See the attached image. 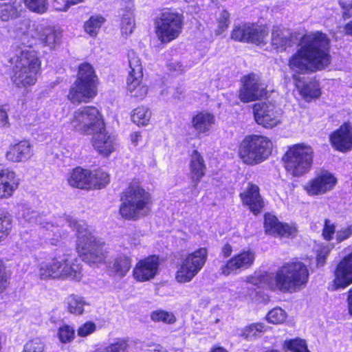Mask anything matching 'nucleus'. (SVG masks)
Masks as SVG:
<instances>
[{
	"mask_svg": "<svg viewBox=\"0 0 352 352\" xmlns=\"http://www.w3.org/2000/svg\"><path fill=\"white\" fill-rule=\"evenodd\" d=\"M12 228L10 215L4 211H0V241L6 239Z\"/></svg>",
	"mask_w": 352,
	"mask_h": 352,
	"instance_id": "43",
	"label": "nucleus"
},
{
	"mask_svg": "<svg viewBox=\"0 0 352 352\" xmlns=\"http://www.w3.org/2000/svg\"><path fill=\"white\" fill-rule=\"evenodd\" d=\"M251 24L242 23L234 25L232 32L231 38L236 41L248 43Z\"/></svg>",
	"mask_w": 352,
	"mask_h": 352,
	"instance_id": "40",
	"label": "nucleus"
},
{
	"mask_svg": "<svg viewBox=\"0 0 352 352\" xmlns=\"http://www.w3.org/2000/svg\"><path fill=\"white\" fill-rule=\"evenodd\" d=\"M330 39L322 32L307 33L299 41L298 48L289 60V67L300 74L321 70L331 63Z\"/></svg>",
	"mask_w": 352,
	"mask_h": 352,
	"instance_id": "1",
	"label": "nucleus"
},
{
	"mask_svg": "<svg viewBox=\"0 0 352 352\" xmlns=\"http://www.w3.org/2000/svg\"><path fill=\"white\" fill-rule=\"evenodd\" d=\"M96 326L92 322H87L79 327L78 335L81 337H85L96 331Z\"/></svg>",
	"mask_w": 352,
	"mask_h": 352,
	"instance_id": "54",
	"label": "nucleus"
},
{
	"mask_svg": "<svg viewBox=\"0 0 352 352\" xmlns=\"http://www.w3.org/2000/svg\"><path fill=\"white\" fill-rule=\"evenodd\" d=\"M64 220L69 227L76 231L77 246L82 250L83 260L91 265L102 263L106 258V251L102 244L87 230L85 222L72 217H65Z\"/></svg>",
	"mask_w": 352,
	"mask_h": 352,
	"instance_id": "6",
	"label": "nucleus"
},
{
	"mask_svg": "<svg viewBox=\"0 0 352 352\" xmlns=\"http://www.w3.org/2000/svg\"><path fill=\"white\" fill-rule=\"evenodd\" d=\"M126 89L132 97L143 99L148 93V87L142 82V77L129 74Z\"/></svg>",
	"mask_w": 352,
	"mask_h": 352,
	"instance_id": "29",
	"label": "nucleus"
},
{
	"mask_svg": "<svg viewBox=\"0 0 352 352\" xmlns=\"http://www.w3.org/2000/svg\"><path fill=\"white\" fill-rule=\"evenodd\" d=\"M22 10L20 1H14L12 3L0 4V19L2 21H8L18 18Z\"/></svg>",
	"mask_w": 352,
	"mask_h": 352,
	"instance_id": "32",
	"label": "nucleus"
},
{
	"mask_svg": "<svg viewBox=\"0 0 352 352\" xmlns=\"http://www.w3.org/2000/svg\"><path fill=\"white\" fill-rule=\"evenodd\" d=\"M74 329L68 325H64L58 329V337L62 342H70L74 338Z\"/></svg>",
	"mask_w": 352,
	"mask_h": 352,
	"instance_id": "50",
	"label": "nucleus"
},
{
	"mask_svg": "<svg viewBox=\"0 0 352 352\" xmlns=\"http://www.w3.org/2000/svg\"><path fill=\"white\" fill-rule=\"evenodd\" d=\"M342 32L347 36H352V21L346 23L342 28Z\"/></svg>",
	"mask_w": 352,
	"mask_h": 352,
	"instance_id": "62",
	"label": "nucleus"
},
{
	"mask_svg": "<svg viewBox=\"0 0 352 352\" xmlns=\"http://www.w3.org/2000/svg\"><path fill=\"white\" fill-rule=\"evenodd\" d=\"M271 43L278 51H285L292 45V33L287 29L274 26L272 30Z\"/></svg>",
	"mask_w": 352,
	"mask_h": 352,
	"instance_id": "26",
	"label": "nucleus"
},
{
	"mask_svg": "<svg viewBox=\"0 0 352 352\" xmlns=\"http://www.w3.org/2000/svg\"><path fill=\"white\" fill-rule=\"evenodd\" d=\"M255 252L250 249L243 250L234 255L221 267V274L224 276L237 274L249 269L255 261Z\"/></svg>",
	"mask_w": 352,
	"mask_h": 352,
	"instance_id": "14",
	"label": "nucleus"
},
{
	"mask_svg": "<svg viewBox=\"0 0 352 352\" xmlns=\"http://www.w3.org/2000/svg\"><path fill=\"white\" fill-rule=\"evenodd\" d=\"M339 4L344 10L342 17L344 19H349L352 16V2L347 3L344 1H340Z\"/></svg>",
	"mask_w": 352,
	"mask_h": 352,
	"instance_id": "57",
	"label": "nucleus"
},
{
	"mask_svg": "<svg viewBox=\"0 0 352 352\" xmlns=\"http://www.w3.org/2000/svg\"><path fill=\"white\" fill-rule=\"evenodd\" d=\"M8 125V117L6 110L3 107H0V126L6 127Z\"/></svg>",
	"mask_w": 352,
	"mask_h": 352,
	"instance_id": "58",
	"label": "nucleus"
},
{
	"mask_svg": "<svg viewBox=\"0 0 352 352\" xmlns=\"http://www.w3.org/2000/svg\"><path fill=\"white\" fill-rule=\"evenodd\" d=\"M151 118L150 109L140 106L135 109L131 113L132 121L138 126H146Z\"/></svg>",
	"mask_w": 352,
	"mask_h": 352,
	"instance_id": "37",
	"label": "nucleus"
},
{
	"mask_svg": "<svg viewBox=\"0 0 352 352\" xmlns=\"http://www.w3.org/2000/svg\"><path fill=\"white\" fill-rule=\"evenodd\" d=\"M120 208L121 216L136 220L148 214L152 204L151 193L139 182H133L125 189Z\"/></svg>",
	"mask_w": 352,
	"mask_h": 352,
	"instance_id": "4",
	"label": "nucleus"
},
{
	"mask_svg": "<svg viewBox=\"0 0 352 352\" xmlns=\"http://www.w3.org/2000/svg\"><path fill=\"white\" fill-rule=\"evenodd\" d=\"M300 94L304 98H314L319 97L321 92L316 82L309 81L302 87Z\"/></svg>",
	"mask_w": 352,
	"mask_h": 352,
	"instance_id": "45",
	"label": "nucleus"
},
{
	"mask_svg": "<svg viewBox=\"0 0 352 352\" xmlns=\"http://www.w3.org/2000/svg\"><path fill=\"white\" fill-rule=\"evenodd\" d=\"M9 61L12 65L11 80L16 87H27L36 83L41 62L34 52L17 49Z\"/></svg>",
	"mask_w": 352,
	"mask_h": 352,
	"instance_id": "3",
	"label": "nucleus"
},
{
	"mask_svg": "<svg viewBox=\"0 0 352 352\" xmlns=\"http://www.w3.org/2000/svg\"><path fill=\"white\" fill-rule=\"evenodd\" d=\"M32 155V146L28 140L11 145L6 155L7 160L13 162H26Z\"/></svg>",
	"mask_w": 352,
	"mask_h": 352,
	"instance_id": "24",
	"label": "nucleus"
},
{
	"mask_svg": "<svg viewBox=\"0 0 352 352\" xmlns=\"http://www.w3.org/2000/svg\"><path fill=\"white\" fill-rule=\"evenodd\" d=\"M121 32L123 35L131 34L135 28V20L133 14V6L128 3L124 9L122 10Z\"/></svg>",
	"mask_w": 352,
	"mask_h": 352,
	"instance_id": "34",
	"label": "nucleus"
},
{
	"mask_svg": "<svg viewBox=\"0 0 352 352\" xmlns=\"http://www.w3.org/2000/svg\"><path fill=\"white\" fill-rule=\"evenodd\" d=\"M286 319V313L280 308H274L268 312L267 320L272 324H280Z\"/></svg>",
	"mask_w": 352,
	"mask_h": 352,
	"instance_id": "47",
	"label": "nucleus"
},
{
	"mask_svg": "<svg viewBox=\"0 0 352 352\" xmlns=\"http://www.w3.org/2000/svg\"><path fill=\"white\" fill-rule=\"evenodd\" d=\"M142 135L139 132H134L131 134V140L134 145H137Z\"/></svg>",
	"mask_w": 352,
	"mask_h": 352,
	"instance_id": "63",
	"label": "nucleus"
},
{
	"mask_svg": "<svg viewBox=\"0 0 352 352\" xmlns=\"http://www.w3.org/2000/svg\"><path fill=\"white\" fill-rule=\"evenodd\" d=\"M283 350L285 352H309L306 341L299 338L285 340L283 344Z\"/></svg>",
	"mask_w": 352,
	"mask_h": 352,
	"instance_id": "38",
	"label": "nucleus"
},
{
	"mask_svg": "<svg viewBox=\"0 0 352 352\" xmlns=\"http://www.w3.org/2000/svg\"><path fill=\"white\" fill-rule=\"evenodd\" d=\"M232 252V247L229 243H226L221 248V254L223 258L229 257Z\"/></svg>",
	"mask_w": 352,
	"mask_h": 352,
	"instance_id": "59",
	"label": "nucleus"
},
{
	"mask_svg": "<svg viewBox=\"0 0 352 352\" xmlns=\"http://www.w3.org/2000/svg\"><path fill=\"white\" fill-rule=\"evenodd\" d=\"M264 228L267 234L273 236H290L296 232L295 227L280 223L274 215H265Z\"/></svg>",
	"mask_w": 352,
	"mask_h": 352,
	"instance_id": "23",
	"label": "nucleus"
},
{
	"mask_svg": "<svg viewBox=\"0 0 352 352\" xmlns=\"http://www.w3.org/2000/svg\"><path fill=\"white\" fill-rule=\"evenodd\" d=\"M307 266L300 261L287 262L275 273L259 276V284L272 291L296 292L304 288L309 280Z\"/></svg>",
	"mask_w": 352,
	"mask_h": 352,
	"instance_id": "2",
	"label": "nucleus"
},
{
	"mask_svg": "<svg viewBox=\"0 0 352 352\" xmlns=\"http://www.w3.org/2000/svg\"><path fill=\"white\" fill-rule=\"evenodd\" d=\"M96 76L93 67L89 63L79 66L78 78L72 86L68 99L74 104L87 102L96 95Z\"/></svg>",
	"mask_w": 352,
	"mask_h": 352,
	"instance_id": "9",
	"label": "nucleus"
},
{
	"mask_svg": "<svg viewBox=\"0 0 352 352\" xmlns=\"http://www.w3.org/2000/svg\"><path fill=\"white\" fill-rule=\"evenodd\" d=\"M267 327L263 323H253L245 327L243 331L242 336L247 340H253L259 335L265 331Z\"/></svg>",
	"mask_w": 352,
	"mask_h": 352,
	"instance_id": "41",
	"label": "nucleus"
},
{
	"mask_svg": "<svg viewBox=\"0 0 352 352\" xmlns=\"http://www.w3.org/2000/svg\"><path fill=\"white\" fill-rule=\"evenodd\" d=\"M208 250L201 248L183 258L178 267L175 279L179 283H188L199 273L205 265Z\"/></svg>",
	"mask_w": 352,
	"mask_h": 352,
	"instance_id": "12",
	"label": "nucleus"
},
{
	"mask_svg": "<svg viewBox=\"0 0 352 352\" xmlns=\"http://www.w3.org/2000/svg\"><path fill=\"white\" fill-rule=\"evenodd\" d=\"M160 265L158 256H150L138 261L133 269L134 278L144 282L153 278L157 274Z\"/></svg>",
	"mask_w": 352,
	"mask_h": 352,
	"instance_id": "18",
	"label": "nucleus"
},
{
	"mask_svg": "<svg viewBox=\"0 0 352 352\" xmlns=\"http://www.w3.org/2000/svg\"><path fill=\"white\" fill-rule=\"evenodd\" d=\"M61 36V32L58 29L49 27L43 30L40 40L45 46L53 50L59 45Z\"/></svg>",
	"mask_w": 352,
	"mask_h": 352,
	"instance_id": "33",
	"label": "nucleus"
},
{
	"mask_svg": "<svg viewBox=\"0 0 352 352\" xmlns=\"http://www.w3.org/2000/svg\"><path fill=\"white\" fill-rule=\"evenodd\" d=\"M243 85L239 90V98L243 102L259 100L266 95V89L259 78L255 74H249L242 78Z\"/></svg>",
	"mask_w": 352,
	"mask_h": 352,
	"instance_id": "15",
	"label": "nucleus"
},
{
	"mask_svg": "<svg viewBox=\"0 0 352 352\" xmlns=\"http://www.w3.org/2000/svg\"><path fill=\"white\" fill-rule=\"evenodd\" d=\"M313 158L314 149L310 146L298 144L287 150L283 160L287 171L299 177L310 170Z\"/></svg>",
	"mask_w": 352,
	"mask_h": 352,
	"instance_id": "10",
	"label": "nucleus"
},
{
	"mask_svg": "<svg viewBox=\"0 0 352 352\" xmlns=\"http://www.w3.org/2000/svg\"><path fill=\"white\" fill-rule=\"evenodd\" d=\"M67 310L75 315H81L84 312V307L88 304L84 298L76 294H71L66 298Z\"/></svg>",
	"mask_w": 352,
	"mask_h": 352,
	"instance_id": "35",
	"label": "nucleus"
},
{
	"mask_svg": "<svg viewBox=\"0 0 352 352\" xmlns=\"http://www.w3.org/2000/svg\"><path fill=\"white\" fill-rule=\"evenodd\" d=\"M268 35V29L265 26L251 24L248 43L259 45L265 43Z\"/></svg>",
	"mask_w": 352,
	"mask_h": 352,
	"instance_id": "36",
	"label": "nucleus"
},
{
	"mask_svg": "<svg viewBox=\"0 0 352 352\" xmlns=\"http://www.w3.org/2000/svg\"><path fill=\"white\" fill-rule=\"evenodd\" d=\"M36 273L41 280L70 278L80 280L82 278L81 266L69 254L49 258L39 263Z\"/></svg>",
	"mask_w": 352,
	"mask_h": 352,
	"instance_id": "5",
	"label": "nucleus"
},
{
	"mask_svg": "<svg viewBox=\"0 0 352 352\" xmlns=\"http://www.w3.org/2000/svg\"><path fill=\"white\" fill-rule=\"evenodd\" d=\"M92 134L93 146L100 154L107 157L114 151L116 140L113 136L106 133L104 125L102 130H98Z\"/></svg>",
	"mask_w": 352,
	"mask_h": 352,
	"instance_id": "21",
	"label": "nucleus"
},
{
	"mask_svg": "<svg viewBox=\"0 0 352 352\" xmlns=\"http://www.w3.org/2000/svg\"><path fill=\"white\" fill-rule=\"evenodd\" d=\"M19 184V179L13 170L0 166V198L11 197L18 188Z\"/></svg>",
	"mask_w": 352,
	"mask_h": 352,
	"instance_id": "22",
	"label": "nucleus"
},
{
	"mask_svg": "<svg viewBox=\"0 0 352 352\" xmlns=\"http://www.w3.org/2000/svg\"><path fill=\"white\" fill-rule=\"evenodd\" d=\"M70 186L78 188H90L91 171L77 167L67 178Z\"/></svg>",
	"mask_w": 352,
	"mask_h": 352,
	"instance_id": "28",
	"label": "nucleus"
},
{
	"mask_svg": "<svg viewBox=\"0 0 352 352\" xmlns=\"http://www.w3.org/2000/svg\"><path fill=\"white\" fill-rule=\"evenodd\" d=\"M18 219L19 222L24 226L30 224H42V217L38 212L32 210L25 204H20L17 205Z\"/></svg>",
	"mask_w": 352,
	"mask_h": 352,
	"instance_id": "30",
	"label": "nucleus"
},
{
	"mask_svg": "<svg viewBox=\"0 0 352 352\" xmlns=\"http://www.w3.org/2000/svg\"><path fill=\"white\" fill-rule=\"evenodd\" d=\"M129 63L130 67L129 74L138 75V77H142V67L141 60L134 51H130L128 53Z\"/></svg>",
	"mask_w": 352,
	"mask_h": 352,
	"instance_id": "44",
	"label": "nucleus"
},
{
	"mask_svg": "<svg viewBox=\"0 0 352 352\" xmlns=\"http://www.w3.org/2000/svg\"><path fill=\"white\" fill-rule=\"evenodd\" d=\"M105 19L100 15L92 16L84 24L85 31L92 37H96Z\"/></svg>",
	"mask_w": 352,
	"mask_h": 352,
	"instance_id": "39",
	"label": "nucleus"
},
{
	"mask_svg": "<svg viewBox=\"0 0 352 352\" xmlns=\"http://www.w3.org/2000/svg\"><path fill=\"white\" fill-rule=\"evenodd\" d=\"M253 113L256 122L267 129H273L282 122L281 111L271 103L254 104Z\"/></svg>",
	"mask_w": 352,
	"mask_h": 352,
	"instance_id": "13",
	"label": "nucleus"
},
{
	"mask_svg": "<svg viewBox=\"0 0 352 352\" xmlns=\"http://www.w3.org/2000/svg\"><path fill=\"white\" fill-rule=\"evenodd\" d=\"M230 24V13L226 10H223L218 18L217 33L221 34L224 32Z\"/></svg>",
	"mask_w": 352,
	"mask_h": 352,
	"instance_id": "52",
	"label": "nucleus"
},
{
	"mask_svg": "<svg viewBox=\"0 0 352 352\" xmlns=\"http://www.w3.org/2000/svg\"><path fill=\"white\" fill-rule=\"evenodd\" d=\"M239 196L242 203L248 206L254 214L259 213L264 206L263 199L259 193V188L256 184L249 182Z\"/></svg>",
	"mask_w": 352,
	"mask_h": 352,
	"instance_id": "20",
	"label": "nucleus"
},
{
	"mask_svg": "<svg viewBox=\"0 0 352 352\" xmlns=\"http://www.w3.org/2000/svg\"><path fill=\"white\" fill-rule=\"evenodd\" d=\"M69 124L75 131L85 135L92 134L104 129V122L99 111L92 106L81 107L75 111L69 118Z\"/></svg>",
	"mask_w": 352,
	"mask_h": 352,
	"instance_id": "11",
	"label": "nucleus"
},
{
	"mask_svg": "<svg viewBox=\"0 0 352 352\" xmlns=\"http://www.w3.org/2000/svg\"><path fill=\"white\" fill-rule=\"evenodd\" d=\"M109 182V175L103 171L97 170L94 173L91 172L90 188H101Z\"/></svg>",
	"mask_w": 352,
	"mask_h": 352,
	"instance_id": "42",
	"label": "nucleus"
},
{
	"mask_svg": "<svg viewBox=\"0 0 352 352\" xmlns=\"http://www.w3.org/2000/svg\"><path fill=\"white\" fill-rule=\"evenodd\" d=\"M352 234V228L346 227L342 228L336 232V240L338 243L344 241Z\"/></svg>",
	"mask_w": 352,
	"mask_h": 352,
	"instance_id": "56",
	"label": "nucleus"
},
{
	"mask_svg": "<svg viewBox=\"0 0 352 352\" xmlns=\"http://www.w3.org/2000/svg\"><path fill=\"white\" fill-rule=\"evenodd\" d=\"M10 275L8 273L6 267L0 261V293L3 292L9 285Z\"/></svg>",
	"mask_w": 352,
	"mask_h": 352,
	"instance_id": "51",
	"label": "nucleus"
},
{
	"mask_svg": "<svg viewBox=\"0 0 352 352\" xmlns=\"http://www.w3.org/2000/svg\"><path fill=\"white\" fill-rule=\"evenodd\" d=\"M347 308L349 315L352 316V287L347 292Z\"/></svg>",
	"mask_w": 352,
	"mask_h": 352,
	"instance_id": "60",
	"label": "nucleus"
},
{
	"mask_svg": "<svg viewBox=\"0 0 352 352\" xmlns=\"http://www.w3.org/2000/svg\"><path fill=\"white\" fill-rule=\"evenodd\" d=\"M190 177L195 188H197L201 178L205 175L206 165L203 156L197 150H194L189 162Z\"/></svg>",
	"mask_w": 352,
	"mask_h": 352,
	"instance_id": "25",
	"label": "nucleus"
},
{
	"mask_svg": "<svg viewBox=\"0 0 352 352\" xmlns=\"http://www.w3.org/2000/svg\"><path fill=\"white\" fill-rule=\"evenodd\" d=\"M334 276L335 278L329 287L331 291L344 289L352 283V252L340 261Z\"/></svg>",
	"mask_w": 352,
	"mask_h": 352,
	"instance_id": "16",
	"label": "nucleus"
},
{
	"mask_svg": "<svg viewBox=\"0 0 352 352\" xmlns=\"http://www.w3.org/2000/svg\"><path fill=\"white\" fill-rule=\"evenodd\" d=\"M157 39L162 43H168L179 37L184 26V16L172 8H164L153 21Z\"/></svg>",
	"mask_w": 352,
	"mask_h": 352,
	"instance_id": "7",
	"label": "nucleus"
},
{
	"mask_svg": "<svg viewBox=\"0 0 352 352\" xmlns=\"http://www.w3.org/2000/svg\"><path fill=\"white\" fill-rule=\"evenodd\" d=\"M131 266V259L124 255H120L109 262V270L120 277H124Z\"/></svg>",
	"mask_w": 352,
	"mask_h": 352,
	"instance_id": "31",
	"label": "nucleus"
},
{
	"mask_svg": "<svg viewBox=\"0 0 352 352\" xmlns=\"http://www.w3.org/2000/svg\"><path fill=\"white\" fill-rule=\"evenodd\" d=\"M336 232V227L333 223H331L329 219L324 220V225L322 231V236L327 241H330L333 239V234Z\"/></svg>",
	"mask_w": 352,
	"mask_h": 352,
	"instance_id": "53",
	"label": "nucleus"
},
{
	"mask_svg": "<svg viewBox=\"0 0 352 352\" xmlns=\"http://www.w3.org/2000/svg\"><path fill=\"white\" fill-rule=\"evenodd\" d=\"M192 125L199 133L208 132L215 122L214 116L206 111L199 112L192 118Z\"/></svg>",
	"mask_w": 352,
	"mask_h": 352,
	"instance_id": "27",
	"label": "nucleus"
},
{
	"mask_svg": "<svg viewBox=\"0 0 352 352\" xmlns=\"http://www.w3.org/2000/svg\"><path fill=\"white\" fill-rule=\"evenodd\" d=\"M272 142L261 135H250L241 142L239 155L243 163L255 165L267 160L272 153Z\"/></svg>",
	"mask_w": 352,
	"mask_h": 352,
	"instance_id": "8",
	"label": "nucleus"
},
{
	"mask_svg": "<svg viewBox=\"0 0 352 352\" xmlns=\"http://www.w3.org/2000/svg\"><path fill=\"white\" fill-rule=\"evenodd\" d=\"M332 146L338 151L345 153L352 150V127L345 123L331 136Z\"/></svg>",
	"mask_w": 352,
	"mask_h": 352,
	"instance_id": "19",
	"label": "nucleus"
},
{
	"mask_svg": "<svg viewBox=\"0 0 352 352\" xmlns=\"http://www.w3.org/2000/svg\"><path fill=\"white\" fill-rule=\"evenodd\" d=\"M327 253V250H325L324 249L320 252V253H319L318 254V256H317L318 265H322L324 263Z\"/></svg>",
	"mask_w": 352,
	"mask_h": 352,
	"instance_id": "61",
	"label": "nucleus"
},
{
	"mask_svg": "<svg viewBox=\"0 0 352 352\" xmlns=\"http://www.w3.org/2000/svg\"><path fill=\"white\" fill-rule=\"evenodd\" d=\"M27 7L33 12L44 13L47 9V0H24Z\"/></svg>",
	"mask_w": 352,
	"mask_h": 352,
	"instance_id": "48",
	"label": "nucleus"
},
{
	"mask_svg": "<svg viewBox=\"0 0 352 352\" xmlns=\"http://www.w3.org/2000/svg\"><path fill=\"white\" fill-rule=\"evenodd\" d=\"M337 183V179L327 170H322L305 186V190L310 195L324 194L331 190Z\"/></svg>",
	"mask_w": 352,
	"mask_h": 352,
	"instance_id": "17",
	"label": "nucleus"
},
{
	"mask_svg": "<svg viewBox=\"0 0 352 352\" xmlns=\"http://www.w3.org/2000/svg\"><path fill=\"white\" fill-rule=\"evenodd\" d=\"M151 318L154 322H162L166 324H173L176 321V317L173 313L164 310L153 311Z\"/></svg>",
	"mask_w": 352,
	"mask_h": 352,
	"instance_id": "46",
	"label": "nucleus"
},
{
	"mask_svg": "<svg viewBox=\"0 0 352 352\" xmlns=\"http://www.w3.org/2000/svg\"><path fill=\"white\" fill-rule=\"evenodd\" d=\"M44 344L38 338H34L25 343L22 352H43Z\"/></svg>",
	"mask_w": 352,
	"mask_h": 352,
	"instance_id": "49",
	"label": "nucleus"
},
{
	"mask_svg": "<svg viewBox=\"0 0 352 352\" xmlns=\"http://www.w3.org/2000/svg\"><path fill=\"white\" fill-rule=\"evenodd\" d=\"M211 352H228L225 349L220 346L214 347Z\"/></svg>",
	"mask_w": 352,
	"mask_h": 352,
	"instance_id": "64",
	"label": "nucleus"
},
{
	"mask_svg": "<svg viewBox=\"0 0 352 352\" xmlns=\"http://www.w3.org/2000/svg\"><path fill=\"white\" fill-rule=\"evenodd\" d=\"M84 0H67L65 1L64 5H59L58 0H55L54 7L56 10L60 11H67L71 6L76 5L78 3L82 2Z\"/></svg>",
	"mask_w": 352,
	"mask_h": 352,
	"instance_id": "55",
	"label": "nucleus"
}]
</instances>
